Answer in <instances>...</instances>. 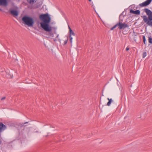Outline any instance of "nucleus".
<instances>
[{"label": "nucleus", "instance_id": "nucleus-7", "mask_svg": "<svg viewBox=\"0 0 152 152\" xmlns=\"http://www.w3.org/2000/svg\"><path fill=\"white\" fill-rule=\"evenodd\" d=\"M10 13L14 16H16L18 15V13L17 10H10Z\"/></svg>", "mask_w": 152, "mask_h": 152}, {"label": "nucleus", "instance_id": "nucleus-6", "mask_svg": "<svg viewBox=\"0 0 152 152\" xmlns=\"http://www.w3.org/2000/svg\"><path fill=\"white\" fill-rule=\"evenodd\" d=\"M7 126L2 122H0V133L7 129Z\"/></svg>", "mask_w": 152, "mask_h": 152}, {"label": "nucleus", "instance_id": "nucleus-24", "mask_svg": "<svg viewBox=\"0 0 152 152\" xmlns=\"http://www.w3.org/2000/svg\"><path fill=\"white\" fill-rule=\"evenodd\" d=\"M88 1H90H90H91V0H88Z\"/></svg>", "mask_w": 152, "mask_h": 152}, {"label": "nucleus", "instance_id": "nucleus-26", "mask_svg": "<svg viewBox=\"0 0 152 152\" xmlns=\"http://www.w3.org/2000/svg\"><path fill=\"white\" fill-rule=\"evenodd\" d=\"M121 15H120V16H119V18L120 17Z\"/></svg>", "mask_w": 152, "mask_h": 152}, {"label": "nucleus", "instance_id": "nucleus-15", "mask_svg": "<svg viewBox=\"0 0 152 152\" xmlns=\"http://www.w3.org/2000/svg\"><path fill=\"white\" fill-rule=\"evenodd\" d=\"M147 55V53L146 52H144L142 54V57L143 58H145Z\"/></svg>", "mask_w": 152, "mask_h": 152}, {"label": "nucleus", "instance_id": "nucleus-12", "mask_svg": "<svg viewBox=\"0 0 152 152\" xmlns=\"http://www.w3.org/2000/svg\"><path fill=\"white\" fill-rule=\"evenodd\" d=\"M148 37V40L149 43L152 44V38H151V36L149 37Z\"/></svg>", "mask_w": 152, "mask_h": 152}, {"label": "nucleus", "instance_id": "nucleus-3", "mask_svg": "<svg viewBox=\"0 0 152 152\" xmlns=\"http://www.w3.org/2000/svg\"><path fill=\"white\" fill-rule=\"evenodd\" d=\"M22 20L24 24L27 25L28 26H33L34 23L33 19L30 17L25 15L22 18Z\"/></svg>", "mask_w": 152, "mask_h": 152}, {"label": "nucleus", "instance_id": "nucleus-1", "mask_svg": "<svg viewBox=\"0 0 152 152\" xmlns=\"http://www.w3.org/2000/svg\"><path fill=\"white\" fill-rule=\"evenodd\" d=\"M39 19L41 20L42 22L40 23L41 28L45 31L49 32L47 34L48 37H53L54 34L51 31L52 30V27L49 23L51 21V18L48 13L41 14L39 16Z\"/></svg>", "mask_w": 152, "mask_h": 152}, {"label": "nucleus", "instance_id": "nucleus-14", "mask_svg": "<svg viewBox=\"0 0 152 152\" xmlns=\"http://www.w3.org/2000/svg\"><path fill=\"white\" fill-rule=\"evenodd\" d=\"M117 26H118V25H117V24H116V25H115V26H114L113 27H112L110 28V30H113Z\"/></svg>", "mask_w": 152, "mask_h": 152}, {"label": "nucleus", "instance_id": "nucleus-4", "mask_svg": "<svg viewBox=\"0 0 152 152\" xmlns=\"http://www.w3.org/2000/svg\"><path fill=\"white\" fill-rule=\"evenodd\" d=\"M117 25H118V28L120 29H124L125 28L128 27L129 26L127 24L125 23H122L120 22L117 23Z\"/></svg>", "mask_w": 152, "mask_h": 152}, {"label": "nucleus", "instance_id": "nucleus-5", "mask_svg": "<svg viewBox=\"0 0 152 152\" xmlns=\"http://www.w3.org/2000/svg\"><path fill=\"white\" fill-rule=\"evenodd\" d=\"M152 1V0H147L145 1L140 4H139V6L140 7H143L147 6L151 3Z\"/></svg>", "mask_w": 152, "mask_h": 152}, {"label": "nucleus", "instance_id": "nucleus-11", "mask_svg": "<svg viewBox=\"0 0 152 152\" xmlns=\"http://www.w3.org/2000/svg\"><path fill=\"white\" fill-rule=\"evenodd\" d=\"M69 36L73 35L75 36V33L73 32V31L72 30H70V31H69Z\"/></svg>", "mask_w": 152, "mask_h": 152}, {"label": "nucleus", "instance_id": "nucleus-16", "mask_svg": "<svg viewBox=\"0 0 152 152\" xmlns=\"http://www.w3.org/2000/svg\"><path fill=\"white\" fill-rule=\"evenodd\" d=\"M68 39V37H67V39L66 40H65L64 42V45H66L67 44Z\"/></svg>", "mask_w": 152, "mask_h": 152}, {"label": "nucleus", "instance_id": "nucleus-21", "mask_svg": "<svg viewBox=\"0 0 152 152\" xmlns=\"http://www.w3.org/2000/svg\"><path fill=\"white\" fill-rule=\"evenodd\" d=\"M69 29V31H70V30H72L70 27L68 26Z\"/></svg>", "mask_w": 152, "mask_h": 152}, {"label": "nucleus", "instance_id": "nucleus-23", "mask_svg": "<svg viewBox=\"0 0 152 152\" xmlns=\"http://www.w3.org/2000/svg\"><path fill=\"white\" fill-rule=\"evenodd\" d=\"M0 11H2V10L0 8Z\"/></svg>", "mask_w": 152, "mask_h": 152}, {"label": "nucleus", "instance_id": "nucleus-9", "mask_svg": "<svg viewBox=\"0 0 152 152\" xmlns=\"http://www.w3.org/2000/svg\"><path fill=\"white\" fill-rule=\"evenodd\" d=\"M7 0H0V5L7 6Z\"/></svg>", "mask_w": 152, "mask_h": 152}, {"label": "nucleus", "instance_id": "nucleus-25", "mask_svg": "<svg viewBox=\"0 0 152 152\" xmlns=\"http://www.w3.org/2000/svg\"><path fill=\"white\" fill-rule=\"evenodd\" d=\"M58 35H57V37H58Z\"/></svg>", "mask_w": 152, "mask_h": 152}, {"label": "nucleus", "instance_id": "nucleus-17", "mask_svg": "<svg viewBox=\"0 0 152 152\" xmlns=\"http://www.w3.org/2000/svg\"><path fill=\"white\" fill-rule=\"evenodd\" d=\"M69 38H70V41L71 43L72 42V38L71 36H69Z\"/></svg>", "mask_w": 152, "mask_h": 152}, {"label": "nucleus", "instance_id": "nucleus-10", "mask_svg": "<svg viewBox=\"0 0 152 152\" xmlns=\"http://www.w3.org/2000/svg\"><path fill=\"white\" fill-rule=\"evenodd\" d=\"M107 99L108 100V102L107 103V105L108 106H110L113 101V100L111 99H109V98H107Z\"/></svg>", "mask_w": 152, "mask_h": 152}, {"label": "nucleus", "instance_id": "nucleus-8", "mask_svg": "<svg viewBox=\"0 0 152 152\" xmlns=\"http://www.w3.org/2000/svg\"><path fill=\"white\" fill-rule=\"evenodd\" d=\"M130 12L131 13L137 15H139L140 14V11L139 10H138L134 11L132 9H131L130 11Z\"/></svg>", "mask_w": 152, "mask_h": 152}, {"label": "nucleus", "instance_id": "nucleus-20", "mask_svg": "<svg viewBox=\"0 0 152 152\" xmlns=\"http://www.w3.org/2000/svg\"><path fill=\"white\" fill-rule=\"evenodd\" d=\"M5 99V97H2V98H1V100H4V99Z\"/></svg>", "mask_w": 152, "mask_h": 152}, {"label": "nucleus", "instance_id": "nucleus-18", "mask_svg": "<svg viewBox=\"0 0 152 152\" xmlns=\"http://www.w3.org/2000/svg\"><path fill=\"white\" fill-rule=\"evenodd\" d=\"M28 123V122H26L24 123H22V124H20V125L21 127H22L24 126V124Z\"/></svg>", "mask_w": 152, "mask_h": 152}, {"label": "nucleus", "instance_id": "nucleus-2", "mask_svg": "<svg viewBox=\"0 0 152 152\" xmlns=\"http://www.w3.org/2000/svg\"><path fill=\"white\" fill-rule=\"evenodd\" d=\"M144 10L148 17L146 15H143L142 16V18L147 25L152 27V12L147 8H145Z\"/></svg>", "mask_w": 152, "mask_h": 152}, {"label": "nucleus", "instance_id": "nucleus-13", "mask_svg": "<svg viewBox=\"0 0 152 152\" xmlns=\"http://www.w3.org/2000/svg\"><path fill=\"white\" fill-rule=\"evenodd\" d=\"M142 39H143V43L145 44V45L146 44L145 42L146 41V40L145 37V36L144 35L142 36Z\"/></svg>", "mask_w": 152, "mask_h": 152}, {"label": "nucleus", "instance_id": "nucleus-22", "mask_svg": "<svg viewBox=\"0 0 152 152\" xmlns=\"http://www.w3.org/2000/svg\"><path fill=\"white\" fill-rule=\"evenodd\" d=\"M2 141L1 140V139H0V145H1V144Z\"/></svg>", "mask_w": 152, "mask_h": 152}, {"label": "nucleus", "instance_id": "nucleus-19", "mask_svg": "<svg viewBox=\"0 0 152 152\" xmlns=\"http://www.w3.org/2000/svg\"><path fill=\"white\" fill-rule=\"evenodd\" d=\"M129 50V48H128V47H127L126 48V51H128V50Z\"/></svg>", "mask_w": 152, "mask_h": 152}]
</instances>
